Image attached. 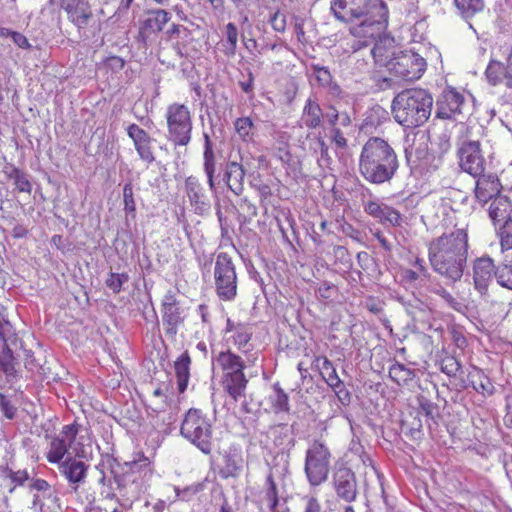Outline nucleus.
<instances>
[{
    "label": "nucleus",
    "mask_w": 512,
    "mask_h": 512,
    "mask_svg": "<svg viewBox=\"0 0 512 512\" xmlns=\"http://www.w3.org/2000/svg\"><path fill=\"white\" fill-rule=\"evenodd\" d=\"M467 233L458 229L433 239L428 256L433 270L451 282L459 281L467 262Z\"/></svg>",
    "instance_id": "obj_1"
},
{
    "label": "nucleus",
    "mask_w": 512,
    "mask_h": 512,
    "mask_svg": "<svg viewBox=\"0 0 512 512\" xmlns=\"http://www.w3.org/2000/svg\"><path fill=\"white\" fill-rule=\"evenodd\" d=\"M399 168L394 149L379 137H370L362 146L358 170L369 183L381 185L390 182Z\"/></svg>",
    "instance_id": "obj_2"
},
{
    "label": "nucleus",
    "mask_w": 512,
    "mask_h": 512,
    "mask_svg": "<svg viewBox=\"0 0 512 512\" xmlns=\"http://www.w3.org/2000/svg\"><path fill=\"white\" fill-rule=\"evenodd\" d=\"M433 97L425 89L411 88L399 92L392 101V114L397 123L415 128L427 122L431 115Z\"/></svg>",
    "instance_id": "obj_3"
},
{
    "label": "nucleus",
    "mask_w": 512,
    "mask_h": 512,
    "mask_svg": "<svg viewBox=\"0 0 512 512\" xmlns=\"http://www.w3.org/2000/svg\"><path fill=\"white\" fill-rule=\"evenodd\" d=\"M388 10L382 0H368L359 11L354 10V52L373 44L387 25Z\"/></svg>",
    "instance_id": "obj_4"
},
{
    "label": "nucleus",
    "mask_w": 512,
    "mask_h": 512,
    "mask_svg": "<svg viewBox=\"0 0 512 512\" xmlns=\"http://www.w3.org/2000/svg\"><path fill=\"white\" fill-rule=\"evenodd\" d=\"M180 434L204 454H210L213 446L212 420L201 409L190 408L184 415Z\"/></svg>",
    "instance_id": "obj_5"
},
{
    "label": "nucleus",
    "mask_w": 512,
    "mask_h": 512,
    "mask_svg": "<svg viewBox=\"0 0 512 512\" xmlns=\"http://www.w3.org/2000/svg\"><path fill=\"white\" fill-rule=\"evenodd\" d=\"M128 467L129 470L126 473L114 477L118 500L124 507H130L133 502L140 498L142 493L143 483L137 479L136 474L142 473L144 477H151L152 475L151 461L144 455L130 462Z\"/></svg>",
    "instance_id": "obj_6"
},
{
    "label": "nucleus",
    "mask_w": 512,
    "mask_h": 512,
    "mask_svg": "<svg viewBox=\"0 0 512 512\" xmlns=\"http://www.w3.org/2000/svg\"><path fill=\"white\" fill-rule=\"evenodd\" d=\"M168 137L175 146H187L192 138V114L189 107L181 103H171L165 113Z\"/></svg>",
    "instance_id": "obj_7"
},
{
    "label": "nucleus",
    "mask_w": 512,
    "mask_h": 512,
    "mask_svg": "<svg viewBox=\"0 0 512 512\" xmlns=\"http://www.w3.org/2000/svg\"><path fill=\"white\" fill-rule=\"evenodd\" d=\"M215 293L221 301L230 302L237 297L238 279L232 257L226 252L216 256L214 265Z\"/></svg>",
    "instance_id": "obj_8"
},
{
    "label": "nucleus",
    "mask_w": 512,
    "mask_h": 512,
    "mask_svg": "<svg viewBox=\"0 0 512 512\" xmlns=\"http://www.w3.org/2000/svg\"><path fill=\"white\" fill-rule=\"evenodd\" d=\"M330 452L321 442L315 441L306 452L305 472L312 485L323 483L329 473Z\"/></svg>",
    "instance_id": "obj_9"
},
{
    "label": "nucleus",
    "mask_w": 512,
    "mask_h": 512,
    "mask_svg": "<svg viewBox=\"0 0 512 512\" xmlns=\"http://www.w3.org/2000/svg\"><path fill=\"white\" fill-rule=\"evenodd\" d=\"M423 57L412 51H401L388 62L387 70L395 77L412 81L419 79L425 70Z\"/></svg>",
    "instance_id": "obj_10"
},
{
    "label": "nucleus",
    "mask_w": 512,
    "mask_h": 512,
    "mask_svg": "<svg viewBox=\"0 0 512 512\" xmlns=\"http://www.w3.org/2000/svg\"><path fill=\"white\" fill-rule=\"evenodd\" d=\"M47 4L53 10L63 11L78 30L86 28L94 18L89 0H47Z\"/></svg>",
    "instance_id": "obj_11"
},
{
    "label": "nucleus",
    "mask_w": 512,
    "mask_h": 512,
    "mask_svg": "<svg viewBox=\"0 0 512 512\" xmlns=\"http://www.w3.org/2000/svg\"><path fill=\"white\" fill-rule=\"evenodd\" d=\"M457 154L459 166L464 172L476 177L485 171L486 161L482 155L479 140H463Z\"/></svg>",
    "instance_id": "obj_12"
},
{
    "label": "nucleus",
    "mask_w": 512,
    "mask_h": 512,
    "mask_svg": "<svg viewBox=\"0 0 512 512\" xmlns=\"http://www.w3.org/2000/svg\"><path fill=\"white\" fill-rule=\"evenodd\" d=\"M79 432V425L74 422L64 425L60 433L51 438L46 453V459L51 464H59L64 461L68 449L72 447Z\"/></svg>",
    "instance_id": "obj_13"
},
{
    "label": "nucleus",
    "mask_w": 512,
    "mask_h": 512,
    "mask_svg": "<svg viewBox=\"0 0 512 512\" xmlns=\"http://www.w3.org/2000/svg\"><path fill=\"white\" fill-rule=\"evenodd\" d=\"M184 309L172 291L167 292L161 302L162 321L166 335L175 336L178 327L184 323Z\"/></svg>",
    "instance_id": "obj_14"
},
{
    "label": "nucleus",
    "mask_w": 512,
    "mask_h": 512,
    "mask_svg": "<svg viewBox=\"0 0 512 512\" xmlns=\"http://www.w3.org/2000/svg\"><path fill=\"white\" fill-rule=\"evenodd\" d=\"M252 337L253 331L249 323L235 322L231 318H227L224 329V339L227 344L246 353L250 350Z\"/></svg>",
    "instance_id": "obj_15"
},
{
    "label": "nucleus",
    "mask_w": 512,
    "mask_h": 512,
    "mask_svg": "<svg viewBox=\"0 0 512 512\" xmlns=\"http://www.w3.org/2000/svg\"><path fill=\"white\" fill-rule=\"evenodd\" d=\"M171 20V14L164 9H151L139 24L138 39L147 43L152 36L158 35Z\"/></svg>",
    "instance_id": "obj_16"
},
{
    "label": "nucleus",
    "mask_w": 512,
    "mask_h": 512,
    "mask_svg": "<svg viewBox=\"0 0 512 512\" xmlns=\"http://www.w3.org/2000/svg\"><path fill=\"white\" fill-rule=\"evenodd\" d=\"M464 96L454 88L445 89L436 101L435 115L438 119H455L461 113Z\"/></svg>",
    "instance_id": "obj_17"
},
{
    "label": "nucleus",
    "mask_w": 512,
    "mask_h": 512,
    "mask_svg": "<svg viewBox=\"0 0 512 512\" xmlns=\"http://www.w3.org/2000/svg\"><path fill=\"white\" fill-rule=\"evenodd\" d=\"M127 134L133 141L135 150L137 151L140 159L148 164L154 162V139L143 128L135 123H132L127 127Z\"/></svg>",
    "instance_id": "obj_18"
},
{
    "label": "nucleus",
    "mask_w": 512,
    "mask_h": 512,
    "mask_svg": "<svg viewBox=\"0 0 512 512\" xmlns=\"http://www.w3.org/2000/svg\"><path fill=\"white\" fill-rule=\"evenodd\" d=\"M495 270L494 262L488 256L477 258L473 262L474 286L481 294L487 291L489 283L495 277Z\"/></svg>",
    "instance_id": "obj_19"
},
{
    "label": "nucleus",
    "mask_w": 512,
    "mask_h": 512,
    "mask_svg": "<svg viewBox=\"0 0 512 512\" xmlns=\"http://www.w3.org/2000/svg\"><path fill=\"white\" fill-rule=\"evenodd\" d=\"M475 178V197L480 203L485 204L499 194L501 185L496 174L483 172Z\"/></svg>",
    "instance_id": "obj_20"
},
{
    "label": "nucleus",
    "mask_w": 512,
    "mask_h": 512,
    "mask_svg": "<svg viewBox=\"0 0 512 512\" xmlns=\"http://www.w3.org/2000/svg\"><path fill=\"white\" fill-rule=\"evenodd\" d=\"M370 55L372 56L375 63L380 66L387 67L388 62L396 56L395 52V40L393 37L389 35H381L377 38V40L373 43V47L370 50Z\"/></svg>",
    "instance_id": "obj_21"
},
{
    "label": "nucleus",
    "mask_w": 512,
    "mask_h": 512,
    "mask_svg": "<svg viewBox=\"0 0 512 512\" xmlns=\"http://www.w3.org/2000/svg\"><path fill=\"white\" fill-rule=\"evenodd\" d=\"M59 470L70 484L76 485L74 490H77L79 483L86 478L88 466L83 461L68 457L59 463Z\"/></svg>",
    "instance_id": "obj_22"
},
{
    "label": "nucleus",
    "mask_w": 512,
    "mask_h": 512,
    "mask_svg": "<svg viewBox=\"0 0 512 512\" xmlns=\"http://www.w3.org/2000/svg\"><path fill=\"white\" fill-rule=\"evenodd\" d=\"M221 385L223 390L237 402L241 397L245 396V391L248 385V379L244 372L230 373L222 375Z\"/></svg>",
    "instance_id": "obj_23"
},
{
    "label": "nucleus",
    "mask_w": 512,
    "mask_h": 512,
    "mask_svg": "<svg viewBox=\"0 0 512 512\" xmlns=\"http://www.w3.org/2000/svg\"><path fill=\"white\" fill-rule=\"evenodd\" d=\"M216 363L221 369L222 375L241 373L244 372L246 368L244 359L233 352L230 347H228L227 350L218 353Z\"/></svg>",
    "instance_id": "obj_24"
},
{
    "label": "nucleus",
    "mask_w": 512,
    "mask_h": 512,
    "mask_svg": "<svg viewBox=\"0 0 512 512\" xmlns=\"http://www.w3.org/2000/svg\"><path fill=\"white\" fill-rule=\"evenodd\" d=\"M348 463L338 462L334 473V486L337 494L346 499L352 500V471Z\"/></svg>",
    "instance_id": "obj_25"
},
{
    "label": "nucleus",
    "mask_w": 512,
    "mask_h": 512,
    "mask_svg": "<svg viewBox=\"0 0 512 512\" xmlns=\"http://www.w3.org/2000/svg\"><path fill=\"white\" fill-rule=\"evenodd\" d=\"M5 178L12 183L16 193H32V183L29 176L22 169L13 164H6L3 168Z\"/></svg>",
    "instance_id": "obj_26"
},
{
    "label": "nucleus",
    "mask_w": 512,
    "mask_h": 512,
    "mask_svg": "<svg viewBox=\"0 0 512 512\" xmlns=\"http://www.w3.org/2000/svg\"><path fill=\"white\" fill-rule=\"evenodd\" d=\"M245 170L242 164L230 161L226 165L225 181L228 188L235 194L240 195L244 190Z\"/></svg>",
    "instance_id": "obj_27"
},
{
    "label": "nucleus",
    "mask_w": 512,
    "mask_h": 512,
    "mask_svg": "<svg viewBox=\"0 0 512 512\" xmlns=\"http://www.w3.org/2000/svg\"><path fill=\"white\" fill-rule=\"evenodd\" d=\"M489 216L495 227L512 218V204L508 198L503 196L495 197L489 207Z\"/></svg>",
    "instance_id": "obj_28"
},
{
    "label": "nucleus",
    "mask_w": 512,
    "mask_h": 512,
    "mask_svg": "<svg viewBox=\"0 0 512 512\" xmlns=\"http://www.w3.org/2000/svg\"><path fill=\"white\" fill-rule=\"evenodd\" d=\"M191 358L188 351L182 353L174 362L175 376L179 393H184L190 379Z\"/></svg>",
    "instance_id": "obj_29"
},
{
    "label": "nucleus",
    "mask_w": 512,
    "mask_h": 512,
    "mask_svg": "<svg viewBox=\"0 0 512 512\" xmlns=\"http://www.w3.org/2000/svg\"><path fill=\"white\" fill-rule=\"evenodd\" d=\"M203 168L204 172L207 176V182L209 185V189L211 191H215V171H216V159L215 154L212 148L211 140L207 134H205V148L203 153Z\"/></svg>",
    "instance_id": "obj_30"
},
{
    "label": "nucleus",
    "mask_w": 512,
    "mask_h": 512,
    "mask_svg": "<svg viewBox=\"0 0 512 512\" xmlns=\"http://www.w3.org/2000/svg\"><path fill=\"white\" fill-rule=\"evenodd\" d=\"M468 378L477 393L482 394L484 397L493 395L495 387L490 378L481 369L474 368L468 374Z\"/></svg>",
    "instance_id": "obj_31"
},
{
    "label": "nucleus",
    "mask_w": 512,
    "mask_h": 512,
    "mask_svg": "<svg viewBox=\"0 0 512 512\" xmlns=\"http://www.w3.org/2000/svg\"><path fill=\"white\" fill-rule=\"evenodd\" d=\"M322 119L323 112L320 105L316 101L308 99L302 113L303 124L309 129H315L321 125Z\"/></svg>",
    "instance_id": "obj_32"
},
{
    "label": "nucleus",
    "mask_w": 512,
    "mask_h": 512,
    "mask_svg": "<svg viewBox=\"0 0 512 512\" xmlns=\"http://www.w3.org/2000/svg\"><path fill=\"white\" fill-rule=\"evenodd\" d=\"M272 390V394H270L268 397L271 410L276 414L289 412V397L281 388L280 384L275 383L272 387Z\"/></svg>",
    "instance_id": "obj_33"
},
{
    "label": "nucleus",
    "mask_w": 512,
    "mask_h": 512,
    "mask_svg": "<svg viewBox=\"0 0 512 512\" xmlns=\"http://www.w3.org/2000/svg\"><path fill=\"white\" fill-rule=\"evenodd\" d=\"M506 70L507 66L504 67L502 63L498 61H491L485 72L486 78L492 85H496L505 79L506 85L512 88V76H510Z\"/></svg>",
    "instance_id": "obj_34"
},
{
    "label": "nucleus",
    "mask_w": 512,
    "mask_h": 512,
    "mask_svg": "<svg viewBox=\"0 0 512 512\" xmlns=\"http://www.w3.org/2000/svg\"><path fill=\"white\" fill-rule=\"evenodd\" d=\"M167 394L160 388H155L151 395L145 400V406L150 413L164 412L168 407Z\"/></svg>",
    "instance_id": "obj_35"
},
{
    "label": "nucleus",
    "mask_w": 512,
    "mask_h": 512,
    "mask_svg": "<svg viewBox=\"0 0 512 512\" xmlns=\"http://www.w3.org/2000/svg\"><path fill=\"white\" fill-rule=\"evenodd\" d=\"M185 193L189 198L191 205L203 203L204 189L199 179L193 175L188 176L184 182Z\"/></svg>",
    "instance_id": "obj_36"
},
{
    "label": "nucleus",
    "mask_w": 512,
    "mask_h": 512,
    "mask_svg": "<svg viewBox=\"0 0 512 512\" xmlns=\"http://www.w3.org/2000/svg\"><path fill=\"white\" fill-rule=\"evenodd\" d=\"M495 278L500 286L512 290V255H506L504 261L496 267Z\"/></svg>",
    "instance_id": "obj_37"
},
{
    "label": "nucleus",
    "mask_w": 512,
    "mask_h": 512,
    "mask_svg": "<svg viewBox=\"0 0 512 512\" xmlns=\"http://www.w3.org/2000/svg\"><path fill=\"white\" fill-rule=\"evenodd\" d=\"M455 6L464 19H469L482 12L484 0H454Z\"/></svg>",
    "instance_id": "obj_38"
},
{
    "label": "nucleus",
    "mask_w": 512,
    "mask_h": 512,
    "mask_svg": "<svg viewBox=\"0 0 512 512\" xmlns=\"http://www.w3.org/2000/svg\"><path fill=\"white\" fill-rule=\"evenodd\" d=\"M241 458L234 455L226 454L223 456V464L219 468V475L223 479L235 478L241 470Z\"/></svg>",
    "instance_id": "obj_39"
},
{
    "label": "nucleus",
    "mask_w": 512,
    "mask_h": 512,
    "mask_svg": "<svg viewBox=\"0 0 512 512\" xmlns=\"http://www.w3.org/2000/svg\"><path fill=\"white\" fill-rule=\"evenodd\" d=\"M225 38L223 52L226 56H234L238 43V28L234 23L229 22L225 26Z\"/></svg>",
    "instance_id": "obj_40"
},
{
    "label": "nucleus",
    "mask_w": 512,
    "mask_h": 512,
    "mask_svg": "<svg viewBox=\"0 0 512 512\" xmlns=\"http://www.w3.org/2000/svg\"><path fill=\"white\" fill-rule=\"evenodd\" d=\"M389 376L395 383L401 385L411 381L414 378L415 373L405 365L395 363L389 369Z\"/></svg>",
    "instance_id": "obj_41"
},
{
    "label": "nucleus",
    "mask_w": 512,
    "mask_h": 512,
    "mask_svg": "<svg viewBox=\"0 0 512 512\" xmlns=\"http://www.w3.org/2000/svg\"><path fill=\"white\" fill-rule=\"evenodd\" d=\"M358 186L361 189L362 205H363L364 211L367 214L373 216L374 218L380 219L381 215L383 213V206H381L376 201H372V200L365 201L366 195L371 196V192L368 188H366L361 183H359Z\"/></svg>",
    "instance_id": "obj_42"
},
{
    "label": "nucleus",
    "mask_w": 512,
    "mask_h": 512,
    "mask_svg": "<svg viewBox=\"0 0 512 512\" xmlns=\"http://www.w3.org/2000/svg\"><path fill=\"white\" fill-rule=\"evenodd\" d=\"M235 130L239 137L247 142L253 137L254 124L250 117H239L234 123Z\"/></svg>",
    "instance_id": "obj_43"
},
{
    "label": "nucleus",
    "mask_w": 512,
    "mask_h": 512,
    "mask_svg": "<svg viewBox=\"0 0 512 512\" xmlns=\"http://www.w3.org/2000/svg\"><path fill=\"white\" fill-rule=\"evenodd\" d=\"M380 111L383 112L380 108H377L372 109L367 113L362 124L359 126L360 133L368 135L372 134L376 130V128L380 125V117L378 115Z\"/></svg>",
    "instance_id": "obj_44"
},
{
    "label": "nucleus",
    "mask_w": 512,
    "mask_h": 512,
    "mask_svg": "<svg viewBox=\"0 0 512 512\" xmlns=\"http://www.w3.org/2000/svg\"><path fill=\"white\" fill-rule=\"evenodd\" d=\"M331 10L334 16L342 22H348L352 18V8L347 0H332Z\"/></svg>",
    "instance_id": "obj_45"
},
{
    "label": "nucleus",
    "mask_w": 512,
    "mask_h": 512,
    "mask_svg": "<svg viewBox=\"0 0 512 512\" xmlns=\"http://www.w3.org/2000/svg\"><path fill=\"white\" fill-rule=\"evenodd\" d=\"M123 205L125 213L127 215H130L132 219H135L136 202L134 198L133 185L131 182H127L123 186Z\"/></svg>",
    "instance_id": "obj_46"
},
{
    "label": "nucleus",
    "mask_w": 512,
    "mask_h": 512,
    "mask_svg": "<svg viewBox=\"0 0 512 512\" xmlns=\"http://www.w3.org/2000/svg\"><path fill=\"white\" fill-rule=\"evenodd\" d=\"M326 382L331 388H333L339 401L343 405L350 404V401H351L350 393L347 389H345L343 383L340 381L338 376H330L329 378H326Z\"/></svg>",
    "instance_id": "obj_47"
},
{
    "label": "nucleus",
    "mask_w": 512,
    "mask_h": 512,
    "mask_svg": "<svg viewBox=\"0 0 512 512\" xmlns=\"http://www.w3.org/2000/svg\"><path fill=\"white\" fill-rule=\"evenodd\" d=\"M266 482L268 484V488L265 492V500L267 501L270 510L274 512L279 503L277 484L272 474L267 476Z\"/></svg>",
    "instance_id": "obj_48"
},
{
    "label": "nucleus",
    "mask_w": 512,
    "mask_h": 512,
    "mask_svg": "<svg viewBox=\"0 0 512 512\" xmlns=\"http://www.w3.org/2000/svg\"><path fill=\"white\" fill-rule=\"evenodd\" d=\"M119 500L114 494L99 499L97 505V512H121L119 510Z\"/></svg>",
    "instance_id": "obj_49"
},
{
    "label": "nucleus",
    "mask_w": 512,
    "mask_h": 512,
    "mask_svg": "<svg viewBox=\"0 0 512 512\" xmlns=\"http://www.w3.org/2000/svg\"><path fill=\"white\" fill-rule=\"evenodd\" d=\"M440 369L449 377H455L461 369V364L454 356L447 355L442 358Z\"/></svg>",
    "instance_id": "obj_50"
},
{
    "label": "nucleus",
    "mask_w": 512,
    "mask_h": 512,
    "mask_svg": "<svg viewBox=\"0 0 512 512\" xmlns=\"http://www.w3.org/2000/svg\"><path fill=\"white\" fill-rule=\"evenodd\" d=\"M379 220L382 223H388L394 227L401 226L403 222L402 215L399 211L386 205L383 206V213Z\"/></svg>",
    "instance_id": "obj_51"
},
{
    "label": "nucleus",
    "mask_w": 512,
    "mask_h": 512,
    "mask_svg": "<svg viewBox=\"0 0 512 512\" xmlns=\"http://www.w3.org/2000/svg\"><path fill=\"white\" fill-rule=\"evenodd\" d=\"M316 81L320 86L329 87L332 83V75L327 67L312 65Z\"/></svg>",
    "instance_id": "obj_52"
},
{
    "label": "nucleus",
    "mask_w": 512,
    "mask_h": 512,
    "mask_svg": "<svg viewBox=\"0 0 512 512\" xmlns=\"http://www.w3.org/2000/svg\"><path fill=\"white\" fill-rule=\"evenodd\" d=\"M128 280L126 273H110L106 279V286L114 293H119L122 290L123 283Z\"/></svg>",
    "instance_id": "obj_53"
},
{
    "label": "nucleus",
    "mask_w": 512,
    "mask_h": 512,
    "mask_svg": "<svg viewBox=\"0 0 512 512\" xmlns=\"http://www.w3.org/2000/svg\"><path fill=\"white\" fill-rule=\"evenodd\" d=\"M359 306L367 309L372 314H379L383 310L382 302L378 298L371 296L361 300Z\"/></svg>",
    "instance_id": "obj_54"
},
{
    "label": "nucleus",
    "mask_w": 512,
    "mask_h": 512,
    "mask_svg": "<svg viewBox=\"0 0 512 512\" xmlns=\"http://www.w3.org/2000/svg\"><path fill=\"white\" fill-rule=\"evenodd\" d=\"M16 489L15 484H13V480L8 475L7 470L5 469L0 475V492L6 497L8 494H11Z\"/></svg>",
    "instance_id": "obj_55"
},
{
    "label": "nucleus",
    "mask_w": 512,
    "mask_h": 512,
    "mask_svg": "<svg viewBox=\"0 0 512 512\" xmlns=\"http://www.w3.org/2000/svg\"><path fill=\"white\" fill-rule=\"evenodd\" d=\"M270 24L276 32L283 33L287 26L286 15L280 11L275 12L270 18Z\"/></svg>",
    "instance_id": "obj_56"
},
{
    "label": "nucleus",
    "mask_w": 512,
    "mask_h": 512,
    "mask_svg": "<svg viewBox=\"0 0 512 512\" xmlns=\"http://www.w3.org/2000/svg\"><path fill=\"white\" fill-rule=\"evenodd\" d=\"M418 403L421 411L425 414V416L429 418L434 417V413L436 411V405L434 403H432L424 396L418 397Z\"/></svg>",
    "instance_id": "obj_57"
},
{
    "label": "nucleus",
    "mask_w": 512,
    "mask_h": 512,
    "mask_svg": "<svg viewBox=\"0 0 512 512\" xmlns=\"http://www.w3.org/2000/svg\"><path fill=\"white\" fill-rule=\"evenodd\" d=\"M8 472V475L13 480V484H15V487L22 486L29 478V475L26 470H18V471H12L10 469H6Z\"/></svg>",
    "instance_id": "obj_58"
},
{
    "label": "nucleus",
    "mask_w": 512,
    "mask_h": 512,
    "mask_svg": "<svg viewBox=\"0 0 512 512\" xmlns=\"http://www.w3.org/2000/svg\"><path fill=\"white\" fill-rule=\"evenodd\" d=\"M315 361H316V365L318 367H320V364H322V368H320V369H321V374L324 378H326V374L328 376L327 378H329L330 376H336L334 374V369L332 368V364L326 357H317Z\"/></svg>",
    "instance_id": "obj_59"
},
{
    "label": "nucleus",
    "mask_w": 512,
    "mask_h": 512,
    "mask_svg": "<svg viewBox=\"0 0 512 512\" xmlns=\"http://www.w3.org/2000/svg\"><path fill=\"white\" fill-rule=\"evenodd\" d=\"M294 31L297 36L298 42L305 46L308 43V40L304 30V21L302 19H295Z\"/></svg>",
    "instance_id": "obj_60"
},
{
    "label": "nucleus",
    "mask_w": 512,
    "mask_h": 512,
    "mask_svg": "<svg viewBox=\"0 0 512 512\" xmlns=\"http://www.w3.org/2000/svg\"><path fill=\"white\" fill-rule=\"evenodd\" d=\"M181 32H189V30L180 24L173 23L169 27V29L165 32L166 39L168 41H172V40L178 38L180 36Z\"/></svg>",
    "instance_id": "obj_61"
},
{
    "label": "nucleus",
    "mask_w": 512,
    "mask_h": 512,
    "mask_svg": "<svg viewBox=\"0 0 512 512\" xmlns=\"http://www.w3.org/2000/svg\"><path fill=\"white\" fill-rule=\"evenodd\" d=\"M357 261L364 272H367L371 267L374 266L373 259L366 252H358Z\"/></svg>",
    "instance_id": "obj_62"
},
{
    "label": "nucleus",
    "mask_w": 512,
    "mask_h": 512,
    "mask_svg": "<svg viewBox=\"0 0 512 512\" xmlns=\"http://www.w3.org/2000/svg\"><path fill=\"white\" fill-rule=\"evenodd\" d=\"M11 39L14 42V44L17 45L19 48H22V49H30L31 48V44L29 43V40L27 39V37L18 31H15L12 33Z\"/></svg>",
    "instance_id": "obj_63"
},
{
    "label": "nucleus",
    "mask_w": 512,
    "mask_h": 512,
    "mask_svg": "<svg viewBox=\"0 0 512 512\" xmlns=\"http://www.w3.org/2000/svg\"><path fill=\"white\" fill-rule=\"evenodd\" d=\"M360 459H361L362 466H363V469H364L365 477H367V476L374 477L375 474H376V471H375V469H374V467L372 465V461L369 458V456L366 455L365 453H362L360 455Z\"/></svg>",
    "instance_id": "obj_64"
}]
</instances>
